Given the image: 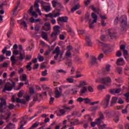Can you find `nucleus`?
Listing matches in <instances>:
<instances>
[{"label":"nucleus","mask_w":129,"mask_h":129,"mask_svg":"<svg viewBox=\"0 0 129 129\" xmlns=\"http://www.w3.org/2000/svg\"><path fill=\"white\" fill-rule=\"evenodd\" d=\"M116 71L118 74H121V72H122V69L121 68H117Z\"/></svg>","instance_id":"3c124183"},{"label":"nucleus","mask_w":129,"mask_h":129,"mask_svg":"<svg viewBox=\"0 0 129 129\" xmlns=\"http://www.w3.org/2000/svg\"><path fill=\"white\" fill-rule=\"evenodd\" d=\"M109 99H110V95H107L104 100L101 103V105H102L104 108H106L109 104Z\"/></svg>","instance_id":"20e7f679"},{"label":"nucleus","mask_w":129,"mask_h":129,"mask_svg":"<svg viewBox=\"0 0 129 129\" xmlns=\"http://www.w3.org/2000/svg\"><path fill=\"white\" fill-rule=\"evenodd\" d=\"M95 23V22H93V21L91 22V19H89V25L90 29H93V24Z\"/></svg>","instance_id":"7c9ffc66"},{"label":"nucleus","mask_w":129,"mask_h":129,"mask_svg":"<svg viewBox=\"0 0 129 129\" xmlns=\"http://www.w3.org/2000/svg\"><path fill=\"white\" fill-rule=\"evenodd\" d=\"M80 85L82 87H84V86H85V85H87V83H86V82L82 81L80 82Z\"/></svg>","instance_id":"de8ad7c7"},{"label":"nucleus","mask_w":129,"mask_h":129,"mask_svg":"<svg viewBox=\"0 0 129 129\" xmlns=\"http://www.w3.org/2000/svg\"><path fill=\"white\" fill-rule=\"evenodd\" d=\"M120 49L123 51V56L125 55H128V52L127 50H125V45L123 44H121L120 46Z\"/></svg>","instance_id":"4468645a"},{"label":"nucleus","mask_w":129,"mask_h":129,"mask_svg":"<svg viewBox=\"0 0 129 129\" xmlns=\"http://www.w3.org/2000/svg\"><path fill=\"white\" fill-rule=\"evenodd\" d=\"M42 88L43 89V90H46L47 91H48L49 94L52 93V89L47 87L46 85H42Z\"/></svg>","instance_id":"f3484780"},{"label":"nucleus","mask_w":129,"mask_h":129,"mask_svg":"<svg viewBox=\"0 0 129 129\" xmlns=\"http://www.w3.org/2000/svg\"><path fill=\"white\" fill-rule=\"evenodd\" d=\"M116 101H117V97H113L111 102V105H113V104L116 103Z\"/></svg>","instance_id":"cd10ccee"},{"label":"nucleus","mask_w":129,"mask_h":129,"mask_svg":"<svg viewBox=\"0 0 129 129\" xmlns=\"http://www.w3.org/2000/svg\"><path fill=\"white\" fill-rule=\"evenodd\" d=\"M84 101L86 104H88V103H90V102H91V100H90V99L88 98H84Z\"/></svg>","instance_id":"f704fd0d"},{"label":"nucleus","mask_w":129,"mask_h":129,"mask_svg":"<svg viewBox=\"0 0 129 129\" xmlns=\"http://www.w3.org/2000/svg\"><path fill=\"white\" fill-rule=\"evenodd\" d=\"M8 108L9 109H14L15 108V105L14 104H10L9 106H8Z\"/></svg>","instance_id":"4d7b16f0"},{"label":"nucleus","mask_w":129,"mask_h":129,"mask_svg":"<svg viewBox=\"0 0 129 129\" xmlns=\"http://www.w3.org/2000/svg\"><path fill=\"white\" fill-rule=\"evenodd\" d=\"M42 8L46 13H49L51 11V7L49 6H42Z\"/></svg>","instance_id":"6ab92c4d"},{"label":"nucleus","mask_w":129,"mask_h":129,"mask_svg":"<svg viewBox=\"0 0 129 129\" xmlns=\"http://www.w3.org/2000/svg\"><path fill=\"white\" fill-rule=\"evenodd\" d=\"M58 35H59V33H57V32H52L51 34L50 35V38H52V42H54L57 40V37H58Z\"/></svg>","instance_id":"f8f14e48"},{"label":"nucleus","mask_w":129,"mask_h":129,"mask_svg":"<svg viewBox=\"0 0 129 129\" xmlns=\"http://www.w3.org/2000/svg\"><path fill=\"white\" fill-rule=\"evenodd\" d=\"M62 95V92H59L58 89H55V98H60Z\"/></svg>","instance_id":"2eb2a0df"},{"label":"nucleus","mask_w":129,"mask_h":129,"mask_svg":"<svg viewBox=\"0 0 129 129\" xmlns=\"http://www.w3.org/2000/svg\"><path fill=\"white\" fill-rule=\"evenodd\" d=\"M21 81H27V75L23 74L22 75Z\"/></svg>","instance_id":"49530a36"},{"label":"nucleus","mask_w":129,"mask_h":129,"mask_svg":"<svg viewBox=\"0 0 129 129\" xmlns=\"http://www.w3.org/2000/svg\"><path fill=\"white\" fill-rule=\"evenodd\" d=\"M67 80L69 83H73V82H74V80L72 78H68L67 79Z\"/></svg>","instance_id":"052dcab7"},{"label":"nucleus","mask_w":129,"mask_h":129,"mask_svg":"<svg viewBox=\"0 0 129 129\" xmlns=\"http://www.w3.org/2000/svg\"><path fill=\"white\" fill-rule=\"evenodd\" d=\"M50 96L51 97L50 98L49 103L50 104H53V102H54V98L53 97H51V93L49 94Z\"/></svg>","instance_id":"864d4df0"},{"label":"nucleus","mask_w":129,"mask_h":129,"mask_svg":"<svg viewBox=\"0 0 129 129\" xmlns=\"http://www.w3.org/2000/svg\"><path fill=\"white\" fill-rule=\"evenodd\" d=\"M97 44H98L99 47H102L103 51L105 54V55H107V54H109L110 51L109 49H107L108 47V45L106 44L105 43H103L99 41V40H96Z\"/></svg>","instance_id":"f03ea898"},{"label":"nucleus","mask_w":129,"mask_h":129,"mask_svg":"<svg viewBox=\"0 0 129 129\" xmlns=\"http://www.w3.org/2000/svg\"><path fill=\"white\" fill-rule=\"evenodd\" d=\"M100 81L102 84H106V83L111 82V79H110V77L102 78Z\"/></svg>","instance_id":"39448f33"},{"label":"nucleus","mask_w":129,"mask_h":129,"mask_svg":"<svg viewBox=\"0 0 129 129\" xmlns=\"http://www.w3.org/2000/svg\"><path fill=\"white\" fill-rule=\"evenodd\" d=\"M31 59H32V55H26L25 59H26L27 61H30V60Z\"/></svg>","instance_id":"338daca9"},{"label":"nucleus","mask_w":129,"mask_h":129,"mask_svg":"<svg viewBox=\"0 0 129 129\" xmlns=\"http://www.w3.org/2000/svg\"><path fill=\"white\" fill-rule=\"evenodd\" d=\"M12 34H13V32L12 29H10L8 32H7V36L8 38H10V37H11V35H12Z\"/></svg>","instance_id":"6e6d98bb"},{"label":"nucleus","mask_w":129,"mask_h":129,"mask_svg":"<svg viewBox=\"0 0 129 129\" xmlns=\"http://www.w3.org/2000/svg\"><path fill=\"white\" fill-rule=\"evenodd\" d=\"M54 31L55 33H57L58 34H60V30L59 29H60V27H59L58 25H56L54 27Z\"/></svg>","instance_id":"bb28decb"},{"label":"nucleus","mask_w":129,"mask_h":129,"mask_svg":"<svg viewBox=\"0 0 129 129\" xmlns=\"http://www.w3.org/2000/svg\"><path fill=\"white\" fill-rule=\"evenodd\" d=\"M59 22H60V23H67V22H68V17L64 16L59 17L57 18V23L59 24Z\"/></svg>","instance_id":"6e6552de"},{"label":"nucleus","mask_w":129,"mask_h":129,"mask_svg":"<svg viewBox=\"0 0 129 129\" xmlns=\"http://www.w3.org/2000/svg\"><path fill=\"white\" fill-rule=\"evenodd\" d=\"M5 105H7V102L6 101V100L2 99L0 103V108L3 107Z\"/></svg>","instance_id":"b1692460"},{"label":"nucleus","mask_w":129,"mask_h":129,"mask_svg":"<svg viewBox=\"0 0 129 129\" xmlns=\"http://www.w3.org/2000/svg\"><path fill=\"white\" fill-rule=\"evenodd\" d=\"M85 40L88 46H89V47H91L92 46V43H91V40H90L89 37L86 36L85 37Z\"/></svg>","instance_id":"412c9836"},{"label":"nucleus","mask_w":129,"mask_h":129,"mask_svg":"<svg viewBox=\"0 0 129 129\" xmlns=\"http://www.w3.org/2000/svg\"><path fill=\"white\" fill-rule=\"evenodd\" d=\"M118 22L121 24V27L123 30H125V28L127 27V17L125 15L121 16H117L114 19V25H117Z\"/></svg>","instance_id":"f257e3e1"},{"label":"nucleus","mask_w":129,"mask_h":129,"mask_svg":"<svg viewBox=\"0 0 129 129\" xmlns=\"http://www.w3.org/2000/svg\"><path fill=\"white\" fill-rule=\"evenodd\" d=\"M39 3H40V0H36L34 3V8L36 9L37 8V9H36V12H38V14L41 16L42 14H41V10L39 9V7L40 6L39 5Z\"/></svg>","instance_id":"1a4fd4ad"},{"label":"nucleus","mask_w":129,"mask_h":129,"mask_svg":"<svg viewBox=\"0 0 129 129\" xmlns=\"http://www.w3.org/2000/svg\"><path fill=\"white\" fill-rule=\"evenodd\" d=\"M77 101L78 102H82V101H84V98H83L82 97H80L77 99Z\"/></svg>","instance_id":"69168bd1"},{"label":"nucleus","mask_w":129,"mask_h":129,"mask_svg":"<svg viewBox=\"0 0 129 129\" xmlns=\"http://www.w3.org/2000/svg\"><path fill=\"white\" fill-rule=\"evenodd\" d=\"M45 17L46 18H51V19H53V14L49 13L48 14H46Z\"/></svg>","instance_id":"bf43d9fd"},{"label":"nucleus","mask_w":129,"mask_h":129,"mask_svg":"<svg viewBox=\"0 0 129 129\" xmlns=\"http://www.w3.org/2000/svg\"><path fill=\"white\" fill-rule=\"evenodd\" d=\"M70 92L71 94L74 95V94H77V91L75 90V89H72Z\"/></svg>","instance_id":"a19ab883"},{"label":"nucleus","mask_w":129,"mask_h":129,"mask_svg":"<svg viewBox=\"0 0 129 129\" xmlns=\"http://www.w3.org/2000/svg\"><path fill=\"white\" fill-rule=\"evenodd\" d=\"M14 87H16V82H12V85L11 83L7 82L4 86L3 92H6V91H12Z\"/></svg>","instance_id":"7ed1b4c3"},{"label":"nucleus","mask_w":129,"mask_h":129,"mask_svg":"<svg viewBox=\"0 0 129 129\" xmlns=\"http://www.w3.org/2000/svg\"><path fill=\"white\" fill-rule=\"evenodd\" d=\"M52 7L53 8H55V7H56V6H58V7H61V4H60V3L58 4L55 1H53L52 2Z\"/></svg>","instance_id":"473e14b6"},{"label":"nucleus","mask_w":129,"mask_h":129,"mask_svg":"<svg viewBox=\"0 0 129 129\" xmlns=\"http://www.w3.org/2000/svg\"><path fill=\"white\" fill-rule=\"evenodd\" d=\"M60 53H61L60 47H59V46H57L55 50L52 52V54H56V55L54 56V59H55V60H57V58L58 57L59 55H60Z\"/></svg>","instance_id":"423d86ee"},{"label":"nucleus","mask_w":129,"mask_h":129,"mask_svg":"<svg viewBox=\"0 0 129 129\" xmlns=\"http://www.w3.org/2000/svg\"><path fill=\"white\" fill-rule=\"evenodd\" d=\"M30 15L33 16V17H35V18H38V14H37L35 11H32L31 13H30Z\"/></svg>","instance_id":"37998d69"},{"label":"nucleus","mask_w":129,"mask_h":129,"mask_svg":"<svg viewBox=\"0 0 129 129\" xmlns=\"http://www.w3.org/2000/svg\"><path fill=\"white\" fill-rule=\"evenodd\" d=\"M37 59L39 60V62H43V61H44V57L40 54L38 55Z\"/></svg>","instance_id":"ea45409f"},{"label":"nucleus","mask_w":129,"mask_h":129,"mask_svg":"<svg viewBox=\"0 0 129 129\" xmlns=\"http://www.w3.org/2000/svg\"><path fill=\"white\" fill-rule=\"evenodd\" d=\"M21 25H22V26H23V27L24 28H25V29H27V28L28 27V25H27V23L25 22V21H23L21 23Z\"/></svg>","instance_id":"8fccbe9b"},{"label":"nucleus","mask_w":129,"mask_h":129,"mask_svg":"<svg viewBox=\"0 0 129 129\" xmlns=\"http://www.w3.org/2000/svg\"><path fill=\"white\" fill-rule=\"evenodd\" d=\"M72 115L73 116L75 115L76 116H78L79 117L81 116V114L79 113V111H75L72 113Z\"/></svg>","instance_id":"c85d7f7f"},{"label":"nucleus","mask_w":129,"mask_h":129,"mask_svg":"<svg viewBox=\"0 0 129 129\" xmlns=\"http://www.w3.org/2000/svg\"><path fill=\"white\" fill-rule=\"evenodd\" d=\"M68 33H70V35H74V32L72 31V28H71V27L68 29Z\"/></svg>","instance_id":"5fc2aeb1"},{"label":"nucleus","mask_w":129,"mask_h":129,"mask_svg":"<svg viewBox=\"0 0 129 129\" xmlns=\"http://www.w3.org/2000/svg\"><path fill=\"white\" fill-rule=\"evenodd\" d=\"M122 61H123V58H120L117 59V61L116 62V65H119L118 63H119V62H122Z\"/></svg>","instance_id":"e2e57ef3"},{"label":"nucleus","mask_w":129,"mask_h":129,"mask_svg":"<svg viewBox=\"0 0 129 129\" xmlns=\"http://www.w3.org/2000/svg\"><path fill=\"white\" fill-rule=\"evenodd\" d=\"M25 54L24 53H20V56H19V60L20 61H22V60H24L25 59Z\"/></svg>","instance_id":"72a5a7b5"},{"label":"nucleus","mask_w":129,"mask_h":129,"mask_svg":"<svg viewBox=\"0 0 129 129\" xmlns=\"http://www.w3.org/2000/svg\"><path fill=\"white\" fill-rule=\"evenodd\" d=\"M108 34L111 39H113V38L116 37L115 33H111V32H110V30H108Z\"/></svg>","instance_id":"393cba45"},{"label":"nucleus","mask_w":129,"mask_h":129,"mask_svg":"<svg viewBox=\"0 0 129 129\" xmlns=\"http://www.w3.org/2000/svg\"><path fill=\"white\" fill-rule=\"evenodd\" d=\"M90 8H92V10L94 13H97V14H99V12H100V9L95 8L93 5L90 6Z\"/></svg>","instance_id":"5701e85b"},{"label":"nucleus","mask_w":129,"mask_h":129,"mask_svg":"<svg viewBox=\"0 0 129 129\" xmlns=\"http://www.w3.org/2000/svg\"><path fill=\"white\" fill-rule=\"evenodd\" d=\"M96 124H97L98 125H99V124H100L97 123V120H96L95 122H91V125L93 127H94L95 125H96Z\"/></svg>","instance_id":"c03bdc74"},{"label":"nucleus","mask_w":129,"mask_h":129,"mask_svg":"<svg viewBox=\"0 0 129 129\" xmlns=\"http://www.w3.org/2000/svg\"><path fill=\"white\" fill-rule=\"evenodd\" d=\"M97 108H98L97 106H92L90 108L89 110L91 111H96V110H97Z\"/></svg>","instance_id":"e433bc0d"},{"label":"nucleus","mask_w":129,"mask_h":129,"mask_svg":"<svg viewBox=\"0 0 129 129\" xmlns=\"http://www.w3.org/2000/svg\"><path fill=\"white\" fill-rule=\"evenodd\" d=\"M103 57H104L103 54L100 53L98 57V60H99V61H101V59H102Z\"/></svg>","instance_id":"680f3d73"},{"label":"nucleus","mask_w":129,"mask_h":129,"mask_svg":"<svg viewBox=\"0 0 129 129\" xmlns=\"http://www.w3.org/2000/svg\"><path fill=\"white\" fill-rule=\"evenodd\" d=\"M114 120L116 123H117L118 121H119V117L118 116H116L114 118Z\"/></svg>","instance_id":"603ef678"},{"label":"nucleus","mask_w":129,"mask_h":129,"mask_svg":"<svg viewBox=\"0 0 129 129\" xmlns=\"http://www.w3.org/2000/svg\"><path fill=\"white\" fill-rule=\"evenodd\" d=\"M39 122H36L35 123H34V124H32V126H31V127L32 128H35L36 127H37V126H39Z\"/></svg>","instance_id":"79ce46f5"},{"label":"nucleus","mask_w":129,"mask_h":129,"mask_svg":"<svg viewBox=\"0 0 129 129\" xmlns=\"http://www.w3.org/2000/svg\"><path fill=\"white\" fill-rule=\"evenodd\" d=\"M92 64H97V58L95 56H93L91 58Z\"/></svg>","instance_id":"a878e982"},{"label":"nucleus","mask_w":129,"mask_h":129,"mask_svg":"<svg viewBox=\"0 0 129 129\" xmlns=\"http://www.w3.org/2000/svg\"><path fill=\"white\" fill-rule=\"evenodd\" d=\"M100 40L103 42H105V35H102L100 37Z\"/></svg>","instance_id":"0e129e2a"},{"label":"nucleus","mask_w":129,"mask_h":129,"mask_svg":"<svg viewBox=\"0 0 129 129\" xmlns=\"http://www.w3.org/2000/svg\"><path fill=\"white\" fill-rule=\"evenodd\" d=\"M56 73L57 74H58V73H64V74H66V73H67V71H64L62 69H60V70H57L56 71Z\"/></svg>","instance_id":"58836bf2"},{"label":"nucleus","mask_w":129,"mask_h":129,"mask_svg":"<svg viewBox=\"0 0 129 129\" xmlns=\"http://www.w3.org/2000/svg\"><path fill=\"white\" fill-rule=\"evenodd\" d=\"M91 17L92 19H94L93 20V23H97V15L94 13H92Z\"/></svg>","instance_id":"4be33fe9"},{"label":"nucleus","mask_w":129,"mask_h":129,"mask_svg":"<svg viewBox=\"0 0 129 129\" xmlns=\"http://www.w3.org/2000/svg\"><path fill=\"white\" fill-rule=\"evenodd\" d=\"M90 17V15H89V13H86L85 16V21H86V22H87L88 20L89 21V20H90V19H89Z\"/></svg>","instance_id":"c9c22d12"},{"label":"nucleus","mask_w":129,"mask_h":129,"mask_svg":"<svg viewBox=\"0 0 129 129\" xmlns=\"http://www.w3.org/2000/svg\"><path fill=\"white\" fill-rule=\"evenodd\" d=\"M42 30L48 32V31H50L51 30V24L49 22H46L44 24V25L42 26Z\"/></svg>","instance_id":"0eeeda50"},{"label":"nucleus","mask_w":129,"mask_h":129,"mask_svg":"<svg viewBox=\"0 0 129 129\" xmlns=\"http://www.w3.org/2000/svg\"><path fill=\"white\" fill-rule=\"evenodd\" d=\"M8 50V47L6 46L3 50H2V53L3 55H5V54H6V56H11L12 55V52L10 50Z\"/></svg>","instance_id":"9b49d317"},{"label":"nucleus","mask_w":129,"mask_h":129,"mask_svg":"<svg viewBox=\"0 0 129 129\" xmlns=\"http://www.w3.org/2000/svg\"><path fill=\"white\" fill-rule=\"evenodd\" d=\"M80 92H81V94H80L81 96H82V94L84 93H86V92H87V87L86 86L83 87V88L80 90Z\"/></svg>","instance_id":"aec40b11"},{"label":"nucleus","mask_w":129,"mask_h":129,"mask_svg":"<svg viewBox=\"0 0 129 129\" xmlns=\"http://www.w3.org/2000/svg\"><path fill=\"white\" fill-rule=\"evenodd\" d=\"M37 61H38V58H33L32 60L28 63V65H32L33 63H37Z\"/></svg>","instance_id":"4c0bfd02"},{"label":"nucleus","mask_w":129,"mask_h":129,"mask_svg":"<svg viewBox=\"0 0 129 129\" xmlns=\"http://www.w3.org/2000/svg\"><path fill=\"white\" fill-rule=\"evenodd\" d=\"M11 61L12 62V65L16 64L17 62V59L15 57V55H13L11 57Z\"/></svg>","instance_id":"c756f323"},{"label":"nucleus","mask_w":129,"mask_h":129,"mask_svg":"<svg viewBox=\"0 0 129 129\" xmlns=\"http://www.w3.org/2000/svg\"><path fill=\"white\" fill-rule=\"evenodd\" d=\"M110 70V66L108 65L105 68L103 69L104 72H107Z\"/></svg>","instance_id":"2f4dec72"},{"label":"nucleus","mask_w":129,"mask_h":129,"mask_svg":"<svg viewBox=\"0 0 129 129\" xmlns=\"http://www.w3.org/2000/svg\"><path fill=\"white\" fill-rule=\"evenodd\" d=\"M41 37H42V39H44L46 41H48V40H49L48 39V34L45 32L42 31V32H41Z\"/></svg>","instance_id":"a211bd4d"},{"label":"nucleus","mask_w":129,"mask_h":129,"mask_svg":"<svg viewBox=\"0 0 129 129\" xmlns=\"http://www.w3.org/2000/svg\"><path fill=\"white\" fill-rule=\"evenodd\" d=\"M61 10L60 9H56L54 11V13L52 14L53 18H57V17H59L60 15H61Z\"/></svg>","instance_id":"ddd939ff"},{"label":"nucleus","mask_w":129,"mask_h":129,"mask_svg":"<svg viewBox=\"0 0 129 129\" xmlns=\"http://www.w3.org/2000/svg\"><path fill=\"white\" fill-rule=\"evenodd\" d=\"M99 117L97 119V123H98V124H100L101 123V121L104 120L105 117H104V115H103V114L101 112L99 113Z\"/></svg>","instance_id":"9d476101"},{"label":"nucleus","mask_w":129,"mask_h":129,"mask_svg":"<svg viewBox=\"0 0 129 129\" xmlns=\"http://www.w3.org/2000/svg\"><path fill=\"white\" fill-rule=\"evenodd\" d=\"M98 90H102L103 89H105V86L102 85H99L98 86Z\"/></svg>","instance_id":"a18cd8bd"},{"label":"nucleus","mask_w":129,"mask_h":129,"mask_svg":"<svg viewBox=\"0 0 129 129\" xmlns=\"http://www.w3.org/2000/svg\"><path fill=\"white\" fill-rule=\"evenodd\" d=\"M80 9V4L79 3H78L77 5H75L74 7H73L71 9V12L72 13H74V12H75V11H77V10H79Z\"/></svg>","instance_id":"dca6fc26"},{"label":"nucleus","mask_w":129,"mask_h":129,"mask_svg":"<svg viewBox=\"0 0 129 129\" xmlns=\"http://www.w3.org/2000/svg\"><path fill=\"white\" fill-rule=\"evenodd\" d=\"M67 65H72V60L71 59H68L66 62Z\"/></svg>","instance_id":"13d9d810"},{"label":"nucleus","mask_w":129,"mask_h":129,"mask_svg":"<svg viewBox=\"0 0 129 129\" xmlns=\"http://www.w3.org/2000/svg\"><path fill=\"white\" fill-rule=\"evenodd\" d=\"M128 107V106H127L125 107V108L122 110V113H123L124 114L125 113L126 114H127V108Z\"/></svg>","instance_id":"09e8293b"},{"label":"nucleus","mask_w":129,"mask_h":129,"mask_svg":"<svg viewBox=\"0 0 129 129\" xmlns=\"http://www.w3.org/2000/svg\"><path fill=\"white\" fill-rule=\"evenodd\" d=\"M48 74L47 73V70H45L44 71H43L42 72V75L43 76H47V75Z\"/></svg>","instance_id":"774afa93"}]
</instances>
